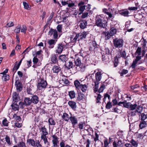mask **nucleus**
<instances>
[{
    "label": "nucleus",
    "mask_w": 147,
    "mask_h": 147,
    "mask_svg": "<svg viewBox=\"0 0 147 147\" xmlns=\"http://www.w3.org/2000/svg\"><path fill=\"white\" fill-rule=\"evenodd\" d=\"M39 130L41 132V137L46 136L47 135H48V133L45 126L42 127L40 128Z\"/></svg>",
    "instance_id": "nucleus-4"
},
{
    "label": "nucleus",
    "mask_w": 147,
    "mask_h": 147,
    "mask_svg": "<svg viewBox=\"0 0 147 147\" xmlns=\"http://www.w3.org/2000/svg\"><path fill=\"white\" fill-rule=\"evenodd\" d=\"M143 108L142 107L138 106L137 108V109L136 110V111L137 112L140 113L142 112V111L143 110Z\"/></svg>",
    "instance_id": "nucleus-46"
},
{
    "label": "nucleus",
    "mask_w": 147,
    "mask_h": 147,
    "mask_svg": "<svg viewBox=\"0 0 147 147\" xmlns=\"http://www.w3.org/2000/svg\"><path fill=\"white\" fill-rule=\"evenodd\" d=\"M75 63L76 65L77 66H80L81 64V59L79 58H78L75 61Z\"/></svg>",
    "instance_id": "nucleus-38"
},
{
    "label": "nucleus",
    "mask_w": 147,
    "mask_h": 147,
    "mask_svg": "<svg viewBox=\"0 0 147 147\" xmlns=\"http://www.w3.org/2000/svg\"><path fill=\"white\" fill-rule=\"evenodd\" d=\"M141 48L138 47L136 51V53L138 54V56H139L141 54Z\"/></svg>",
    "instance_id": "nucleus-49"
},
{
    "label": "nucleus",
    "mask_w": 147,
    "mask_h": 147,
    "mask_svg": "<svg viewBox=\"0 0 147 147\" xmlns=\"http://www.w3.org/2000/svg\"><path fill=\"white\" fill-rule=\"evenodd\" d=\"M51 60L54 63H56L58 62L57 57L55 54L51 56Z\"/></svg>",
    "instance_id": "nucleus-19"
},
{
    "label": "nucleus",
    "mask_w": 147,
    "mask_h": 147,
    "mask_svg": "<svg viewBox=\"0 0 147 147\" xmlns=\"http://www.w3.org/2000/svg\"><path fill=\"white\" fill-rule=\"evenodd\" d=\"M146 123L145 121H142L139 124V127L141 129L144 128L146 127Z\"/></svg>",
    "instance_id": "nucleus-33"
},
{
    "label": "nucleus",
    "mask_w": 147,
    "mask_h": 147,
    "mask_svg": "<svg viewBox=\"0 0 147 147\" xmlns=\"http://www.w3.org/2000/svg\"><path fill=\"white\" fill-rule=\"evenodd\" d=\"M118 64V57L117 56H116L115 58V60L114 62V67H116Z\"/></svg>",
    "instance_id": "nucleus-48"
},
{
    "label": "nucleus",
    "mask_w": 147,
    "mask_h": 147,
    "mask_svg": "<svg viewBox=\"0 0 147 147\" xmlns=\"http://www.w3.org/2000/svg\"><path fill=\"white\" fill-rule=\"evenodd\" d=\"M52 137L53 138L52 142L53 144V146L54 147H56L57 146V144L59 143L58 141V138L55 135H52Z\"/></svg>",
    "instance_id": "nucleus-6"
},
{
    "label": "nucleus",
    "mask_w": 147,
    "mask_h": 147,
    "mask_svg": "<svg viewBox=\"0 0 147 147\" xmlns=\"http://www.w3.org/2000/svg\"><path fill=\"white\" fill-rule=\"evenodd\" d=\"M68 104L72 109H74L76 108V103L74 101H69L68 102Z\"/></svg>",
    "instance_id": "nucleus-23"
},
{
    "label": "nucleus",
    "mask_w": 147,
    "mask_h": 147,
    "mask_svg": "<svg viewBox=\"0 0 147 147\" xmlns=\"http://www.w3.org/2000/svg\"><path fill=\"white\" fill-rule=\"evenodd\" d=\"M47 85V83L46 80L43 79H41L38 84L37 88L39 90H41L45 88Z\"/></svg>",
    "instance_id": "nucleus-2"
},
{
    "label": "nucleus",
    "mask_w": 147,
    "mask_h": 147,
    "mask_svg": "<svg viewBox=\"0 0 147 147\" xmlns=\"http://www.w3.org/2000/svg\"><path fill=\"white\" fill-rule=\"evenodd\" d=\"M74 85L76 88L78 89H80V86L82 84H80V82L78 80H77L74 81Z\"/></svg>",
    "instance_id": "nucleus-26"
},
{
    "label": "nucleus",
    "mask_w": 147,
    "mask_h": 147,
    "mask_svg": "<svg viewBox=\"0 0 147 147\" xmlns=\"http://www.w3.org/2000/svg\"><path fill=\"white\" fill-rule=\"evenodd\" d=\"M120 13L121 15L124 16H128L129 12L127 10H122L120 12Z\"/></svg>",
    "instance_id": "nucleus-39"
},
{
    "label": "nucleus",
    "mask_w": 147,
    "mask_h": 147,
    "mask_svg": "<svg viewBox=\"0 0 147 147\" xmlns=\"http://www.w3.org/2000/svg\"><path fill=\"white\" fill-rule=\"evenodd\" d=\"M40 138L41 139L44 141L45 144L47 145L48 146H50V143L48 142L46 136H42Z\"/></svg>",
    "instance_id": "nucleus-27"
},
{
    "label": "nucleus",
    "mask_w": 147,
    "mask_h": 147,
    "mask_svg": "<svg viewBox=\"0 0 147 147\" xmlns=\"http://www.w3.org/2000/svg\"><path fill=\"white\" fill-rule=\"evenodd\" d=\"M102 74L100 72H98L95 74V80L94 82H99L102 78Z\"/></svg>",
    "instance_id": "nucleus-10"
},
{
    "label": "nucleus",
    "mask_w": 147,
    "mask_h": 147,
    "mask_svg": "<svg viewBox=\"0 0 147 147\" xmlns=\"http://www.w3.org/2000/svg\"><path fill=\"white\" fill-rule=\"evenodd\" d=\"M112 107L111 103L110 102H108L106 106V108L107 109H110Z\"/></svg>",
    "instance_id": "nucleus-62"
},
{
    "label": "nucleus",
    "mask_w": 147,
    "mask_h": 147,
    "mask_svg": "<svg viewBox=\"0 0 147 147\" xmlns=\"http://www.w3.org/2000/svg\"><path fill=\"white\" fill-rule=\"evenodd\" d=\"M80 87V89H81L82 91L84 92L87 90L88 88V86L85 84H82Z\"/></svg>",
    "instance_id": "nucleus-37"
},
{
    "label": "nucleus",
    "mask_w": 147,
    "mask_h": 147,
    "mask_svg": "<svg viewBox=\"0 0 147 147\" xmlns=\"http://www.w3.org/2000/svg\"><path fill=\"white\" fill-rule=\"evenodd\" d=\"M22 27L23 28L21 30V32L25 33L27 30V28L25 25L23 26Z\"/></svg>",
    "instance_id": "nucleus-60"
},
{
    "label": "nucleus",
    "mask_w": 147,
    "mask_h": 147,
    "mask_svg": "<svg viewBox=\"0 0 147 147\" xmlns=\"http://www.w3.org/2000/svg\"><path fill=\"white\" fill-rule=\"evenodd\" d=\"M84 98V95L81 92H78V96L77 99L78 100H82Z\"/></svg>",
    "instance_id": "nucleus-34"
},
{
    "label": "nucleus",
    "mask_w": 147,
    "mask_h": 147,
    "mask_svg": "<svg viewBox=\"0 0 147 147\" xmlns=\"http://www.w3.org/2000/svg\"><path fill=\"white\" fill-rule=\"evenodd\" d=\"M12 97L13 100L15 102H18L20 99L18 94L16 92H14L13 93Z\"/></svg>",
    "instance_id": "nucleus-20"
},
{
    "label": "nucleus",
    "mask_w": 147,
    "mask_h": 147,
    "mask_svg": "<svg viewBox=\"0 0 147 147\" xmlns=\"http://www.w3.org/2000/svg\"><path fill=\"white\" fill-rule=\"evenodd\" d=\"M92 46L94 47V49L95 50H97L98 47V45L97 44L96 42L93 41L92 42Z\"/></svg>",
    "instance_id": "nucleus-50"
},
{
    "label": "nucleus",
    "mask_w": 147,
    "mask_h": 147,
    "mask_svg": "<svg viewBox=\"0 0 147 147\" xmlns=\"http://www.w3.org/2000/svg\"><path fill=\"white\" fill-rule=\"evenodd\" d=\"M23 5L24 8L27 10H30L31 9V6L28 3L26 2H23Z\"/></svg>",
    "instance_id": "nucleus-32"
},
{
    "label": "nucleus",
    "mask_w": 147,
    "mask_h": 147,
    "mask_svg": "<svg viewBox=\"0 0 147 147\" xmlns=\"http://www.w3.org/2000/svg\"><path fill=\"white\" fill-rule=\"evenodd\" d=\"M75 93L74 91H71L69 92V95L71 99L74 98L75 97Z\"/></svg>",
    "instance_id": "nucleus-40"
},
{
    "label": "nucleus",
    "mask_w": 147,
    "mask_h": 147,
    "mask_svg": "<svg viewBox=\"0 0 147 147\" xmlns=\"http://www.w3.org/2000/svg\"><path fill=\"white\" fill-rule=\"evenodd\" d=\"M32 102L37 104L39 102V99L37 96L36 95L33 96L31 99Z\"/></svg>",
    "instance_id": "nucleus-13"
},
{
    "label": "nucleus",
    "mask_w": 147,
    "mask_h": 147,
    "mask_svg": "<svg viewBox=\"0 0 147 147\" xmlns=\"http://www.w3.org/2000/svg\"><path fill=\"white\" fill-rule=\"evenodd\" d=\"M87 25V22L85 20H82L80 25V26L81 28L84 29L85 28Z\"/></svg>",
    "instance_id": "nucleus-21"
},
{
    "label": "nucleus",
    "mask_w": 147,
    "mask_h": 147,
    "mask_svg": "<svg viewBox=\"0 0 147 147\" xmlns=\"http://www.w3.org/2000/svg\"><path fill=\"white\" fill-rule=\"evenodd\" d=\"M147 114L146 115L144 113H142L141 114V120L142 121H144L147 118Z\"/></svg>",
    "instance_id": "nucleus-45"
},
{
    "label": "nucleus",
    "mask_w": 147,
    "mask_h": 147,
    "mask_svg": "<svg viewBox=\"0 0 147 147\" xmlns=\"http://www.w3.org/2000/svg\"><path fill=\"white\" fill-rule=\"evenodd\" d=\"M2 124L4 126H7L8 123L7 119H4L2 121Z\"/></svg>",
    "instance_id": "nucleus-57"
},
{
    "label": "nucleus",
    "mask_w": 147,
    "mask_h": 147,
    "mask_svg": "<svg viewBox=\"0 0 147 147\" xmlns=\"http://www.w3.org/2000/svg\"><path fill=\"white\" fill-rule=\"evenodd\" d=\"M69 119L72 125V127L74 128L75 126L77 125L78 123L77 118L74 116H71Z\"/></svg>",
    "instance_id": "nucleus-5"
},
{
    "label": "nucleus",
    "mask_w": 147,
    "mask_h": 147,
    "mask_svg": "<svg viewBox=\"0 0 147 147\" xmlns=\"http://www.w3.org/2000/svg\"><path fill=\"white\" fill-rule=\"evenodd\" d=\"M20 28L21 26H18L14 30V32L16 33H19L20 30Z\"/></svg>",
    "instance_id": "nucleus-53"
},
{
    "label": "nucleus",
    "mask_w": 147,
    "mask_h": 147,
    "mask_svg": "<svg viewBox=\"0 0 147 147\" xmlns=\"http://www.w3.org/2000/svg\"><path fill=\"white\" fill-rule=\"evenodd\" d=\"M131 143L133 146L135 147H137L138 144L134 140L132 139L131 140Z\"/></svg>",
    "instance_id": "nucleus-55"
},
{
    "label": "nucleus",
    "mask_w": 147,
    "mask_h": 147,
    "mask_svg": "<svg viewBox=\"0 0 147 147\" xmlns=\"http://www.w3.org/2000/svg\"><path fill=\"white\" fill-rule=\"evenodd\" d=\"M59 59L63 62H66L67 60V58L65 55H62L59 56Z\"/></svg>",
    "instance_id": "nucleus-30"
},
{
    "label": "nucleus",
    "mask_w": 147,
    "mask_h": 147,
    "mask_svg": "<svg viewBox=\"0 0 147 147\" xmlns=\"http://www.w3.org/2000/svg\"><path fill=\"white\" fill-rule=\"evenodd\" d=\"M123 40L121 39L116 38L113 40L114 46L116 48H121L123 46Z\"/></svg>",
    "instance_id": "nucleus-3"
},
{
    "label": "nucleus",
    "mask_w": 147,
    "mask_h": 147,
    "mask_svg": "<svg viewBox=\"0 0 147 147\" xmlns=\"http://www.w3.org/2000/svg\"><path fill=\"white\" fill-rule=\"evenodd\" d=\"M12 109L14 111H18L19 109V106L16 103H13L11 105Z\"/></svg>",
    "instance_id": "nucleus-29"
},
{
    "label": "nucleus",
    "mask_w": 147,
    "mask_h": 147,
    "mask_svg": "<svg viewBox=\"0 0 147 147\" xmlns=\"http://www.w3.org/2000/svg\"><path fill=\"white\" fill-rule=\"evenodd\" d=\"M128 71L127 70L123 69L122 70L121 72L120 73L121 76H123L125 74L128 73Z\"/></svg>",
    "instance_id": "nucleus-47"
},
{
    "label": "nucleus",
    "mask_w": 147,
    "mask_h": 147,
    "mask_svg": "<svg viewBox=\"0 0 147 147\" xmlns=\"http://www.w3.org/2000/svg\"><path fill=\"white\" fill-rule=\"evenodd\" d=\"M131 103L129 102H127L125 100L124 104L123 106L124 107L128 108L130 107Z\"/></svg>",
    "instance_id": "nucleus-52"
},
{
    "label": "nucleus",
    "mask_w": 147,
    "mask_h": 147,
    "mask_svg": "<svg viewBox=\"0 0 147 147\" xmlns=\"http://www.w3.org/2000/svg\"><path fill=\"white\" fill-rule=\"evenodd\" d=\"M94 86L93 87V90L94 92V93H96L98 90V84L99 83V82L94 81Z\"/></svg>",
    "instance_id": "nucleus-28"
},
{
    "label": "nucleus",
    "mask_w": 147,
    "mask_h": 147,
    "mask_svg": "<svg viewBox=\"0 0 147 147\" xmlns=\"http://www.w3.org/2000/svg\"><path fill=\"white\" fill-rule=\"evenodd\" d=\"M117 30L116 28L114 27L111 28L110 29V33L111 35L113 36L116 33Z\"/></svg>",
    "instance_id": "nucleus-35"
},
{
    "label": "nucleus",
    "mask_w": 147,
    "mask_h": 147,
    "mask_svg": "<svg viewBox=\"0 0 147 147\" xmlns=\"http://www.w3.org/2000/svg\"><path fill=\"white\" fill-rule=\"evenodd\" d=\"M130 87L132 90H134L136 89H138L140 86L136 84L131 86Z\"/></svg>",
    "instance_id": "nucleus-43"
},
{
    "label": "nucleus",
    "mask_w": 147,
    "mask_h": 147,
    "mask_svg": "<svg viewBox=\"0 0 147 147\" xmlns=\"http://www.w3.org/2000/svg\"><path fill=\"white\" fill-rule=\"evenodd\" d=\"M25 106V104L24 102H20L19 103V106L20 107V108H22V109H23Z\"/></svg>",
    "instance_id": "nucleus-63"
},
{
    "label": "nucleus",
    "mask_w": 147,
    "mask_h": 147,
    "mask_svg": "<svg viewBox=\"0 0 147 147\" xmlns=\"http://www.w3.org/2000/svg\"><path fill=\"white\" fill-rule=\"evenodd\" d=\"M49 125H54L55 124V121L52 118H50L48 120Z\"/></svg>",
    "instance_id": "nucleus-36"
},
{
    "label": "nucleus",
    "mask_w": 147,
    "mask_h": 147,
    "mask_svg": "<svg viewBox=\"0 0 147 147\" xmlns=\"http://www.w3.org/2000/svg\"><path fill=\"white\" fill-rule=\"evenodd\" d=\"M24 102L25 106H27L30 105L32 102L31 100L29 98H25L24 100Z\"/></svg>",
    "instance_id": "nucleus-24"
},
{
    "label": "nucleus",
    "mask_w": 147,
    "mask_h": 147,
    "mask_svg": "<svg viewBox=\"0 0 147 147\" xmlns=\"http://www.w3.org/2000/svg\"><path fill=\"white\" fill-rule=\"evenodd\" d=\"M101 98V95L99 94H98L96 98V103H98L100 102V100Z\"/></svg>",
    "instance_id": "nucleus-61"
},
{
    "label": "nucleus",
    "mask_w": 147,
    "mask_h": 147,
    "mask_svg": "<svg viewBox=\"0 0 147 147\" xmlns=\"http://www.w3.org/2000/svg\"><path fill=\"white\" fill-rule=\"evenodd\" d=\"M65 65L67 68L68 69L73 68L74 66H75V65H73V63L70 61L66 63Z\"/></svg>",
    "instance_id": "nucleus-15"
},
{
    "label": "nucleus",
    "mask_w": 147,
    "mask_h": 147,
    "mask_svg": "<svg viewBox=\"0 0 147 147\" xmlns=\"http://www.w3.org/2000/svg\"><path fill=\"white\" fill-rule=\"evenodd\" d=\"M13 118L19 121H20L21 119V118L20 116H18L16 115H13Z\"/></svg>",
    "instance_id": "nucleus-64"
},
{
    "label": "nucleus",
    "mask_w": 147,
    "mask_h": 147,
    "mask_svg": "<svg viewBox=\"0 0 147 147\" xmlns=\"http://www.w3.org/2000/svg\"><path fill=\"white\" fill-rule=\"evenodd\" d=\"M137 107V105L135 104L134 105H132L131 104L130 105L129 107L130 108V110H134L136 109Z\"/></svg>",
    "instance_id": "nucleus-51"
},
{
    "label": "nucleus",
    "mask_w": 147,
    "mask_h": 147,
    "mask_svg": "<svg viewBox=\"0 0 147 147\" xmlns=\"http://www.w3.org/2000/svg\"><path fill=\"white\" fill-rule=\"evenodd\" d=\"M9 76L7 74H4L2 77V79L4 81H6L9 79Z\"/></svg>",
    "instance_id": "nucleus-42"
},
{
    "label": "nucleus",
    "mask_w": 147,
    "mask_h": 147,
    "mask_svg": "<svg viewBox=\"0 0 147 147\" xmlns=\"http://www.w3.org/2000/svg\"><path fill=\"white\" fill-rule=\"evenodd\" d=\"M49 45V48L52 49L54 47V45L56 43L55 40L53 39H51L48 41V42Z\"/></svg>",
    "instance_id": "nucleus-17"
},
{
    "label": "nucleus",
    "mask_w": 147,
    "mask_h": 147,
    "mask_svg": "<svg viewBox=\"0 0 147 147\" xmlns=\"http://www.w3.org/2000/svg\"><path fill=\"white\" fill-rule=\"evenodd\" d=\"M79 34V40H82L85 38L87 35V33L86 32L84 31L82 33H78Z\"/></svg>",
    "instance_id": "nucleus-16"
},
{
    "label": "nucleus",
    "mask_w": 147,
    "mask_h": 147,
    "mask_svg": "<svg viewBox=\"0 0 147 147\" xmlns=\"http://www.w3.org/2000/svg\"><path fill=\"white\" fill-rule=\"evenodd\" d=\"M141 59L140 57L136 56V59L134 60L131 65V67L133 69H134L136 66L138 62Z\"/></svg>",
    "instance_id": "nucleus-8"
},
{
    "label": "nucleus",
    "mask_w": 147,
    "mask_h": 147,
    "mask_svg": "<svg viewBox=\"0 0 147 147\" xmlns=\"http://www.w3.org/2000/svg\"><path fill=\"white\" fill-rule=\"evenodd\" d=\"M105 87V85L102 84L101 85L99 89H98V92L99 93L102 92Z\"/></svg>",
    "instance_id": "nucleus-44"
},
{
    "label": "nucleus",
    "mask_w": 147,
    "mask_h": 147,
    "mask_svg": "<svg viewBox=\"0 0 147 147\" xmlns=\"http://www.w3.org/2000/svg\"><path fill=\"white\" fill-rule=\"evenodd\" d=\"M13 147H27L25 143L23 142H19L17 145H15Z\"/></svg>",
    "instance_id": "nucleus-31"
},
{
    "label": "nucleus",
    "mask_w": 147,
    "mask_h": 147,
    "mask_svg": "<svg viewBox=\"0 0 147 147\" xmlns=\"http://www.w3.org/2000/svg\"><path fill=\"white\" fill-rule=\"evenodd\" d=\"M79 34H78L76 35L75 37L73 38L72 40V42H76L78 39V40H79Z\"/></svg>",
    "instance_id": "nucleus-59"
},
{
    "label": "nucleus",
    "mask_w": 147,
    "mask_h": 147,
    "mask_svg": "<svg viewBox=\"0 0 147 147\" xmlns=\"http://www.w3.org/2000/svg\"><path fill=\"white\" fill-rule=\"evenodd\" d=\"M53 72L55 73H59L61 70V68L59 66L54 65L52 69Z\"/></svg>",
    "instance_id": "nucleus-14"
},
{
    "label": "nucleus",
    "mask_w": 147,
    "mask_h": 147,
    "mask_svg": "<svg viewBox=\"0 0 147 147\" xmlns=\"http://www.w3.org/2000/svg\"><path fill=\"white\" fill-rule=\"evenodd\" d=\"M49 34L51 36L53 35V36L55 39H56L58 37V34L56 30L51 29L49 32Z\"/></svg>",
    "instance_id": "nucleus-7"
},
{
    "label": "nucleus",
    "mask_w": 147,
    "mask_h": 147,
    "mask_svg": "<svg viewBox=\"0 0 147 147\" xmlns=\"http://www.w3.org/2000/svg\"><path fill=\"white\" fill-rule=\"evenodd\" d=\"M16 86L17 90L20 91L22 90V83L18 81H16Z\"/></svg>",
    "instance_id": "nucleus-12"
},
{
    "label": "nucleus",
    "mask_w": 147,
    "mask_h": 147,
    "mask_svg": "<svg viewBox=\"0 0 147 147\" xmlns=\"http://www.w3.org/2000/svg\"><path fill=\"white\" fill-rule=\"evenodd\" d=\"M62 117L64 120L66 121H68L70 119V117L66 113H63Z\"/></svg>",
    "instance_id": "nucleus-22"
},
{
    "label": "nucleus",
    "mask_w": 147,
    "mask_h": 147,
    "mask_svg": "<svg viewBox=\"0 0 147 147\" xmlns=\"http://www.w3.org/2000/svg\"><path fill=\"white\" fill-rule=\"evenodd\" d=\"M102 35L104 37L105 40L109 39L112 36L109 32H103L102 33Z\"/></svg>",
    "instance_id": "nucleus-11"
},
{
    "label": "nucleus",
    "mask_w": 147,
    "mask_h": 147,
    "mask_svg": "<svg viewBox=\"0 0 147 147\" xmlns=\"http://www.w3.org/2000/svg\"><path fill=\"white\" fill-rule=\"evenodd\" d=\"M5 141L7 143L9 144H11V142L10 140V139L9 137L7 136L6 135L5 136Z\"/></svg>",
    "instance_id": "nucleus-56"
},
{
    "label": "nucleus",
    "mask_w": 147,
    "mask_h": 147,
    "mask_svg": "<svg viewBox=\"0 0 147 147\" xmlns=\"http://www.w3.org/2000/svg\"><path fill=\"white\" fill-rule=\"evenodd\" d=\"M142 17V15L140 14H136L134 16L135 20L136 22H139L141 20Z\"/></svg>",
    "instance_id": "nucleus-18"
},
{
    "label": "nucleus",
    "mask_w": 147,
    "mask_h": 147,
    "mask_svg": "<svg viewBox=\"0 0 147 147\" xmlns=\"http://www.w3.org/2000/svg\"><path fill=\"white\" fill-rule=\"evenodd\" d=\"M95 22L96 24L98 27L105 28L107 26V22L106 21L99 18H96Z\"/></svg>",
    "instance_id": "nucleus-1"
},
{
    "label": "nucleus",
    "mask_w": 147,
    "mask_h": 147,
    "mask_svg": "<svg viewBox=\"0 0 147 147\" xmlns=\"http://www.w3.org/2000/svg\"><path fill=\"white\" fill-rule=\"evenodd\" d=\"M88 12L82 13L81 18H84L87 17L88 16Z\"/></svg>",
    "instance_id": "nucleus-58"
},
{
    "label": "nucleus",
    "mask_w": 147,
    "mask_h": 147,
    "mask_svg": "<svg viewBox=\"0 0 147 147\" xmlns=\"http://www.w3.org/2000/svg\"><path fill=\"white\" fill-rule=\"evenodd\" d=\"M64 45L62 43H60L58 44L57 46V49H56L57 53L58 54L61 53L63 51Z\"/></svg>",
    "instance_id": "nucleus-9"
},
{
    "label": "nucleus",
    "mask_w": 147,
    "mask_h": 147,
    "mask_svg": "<svg viewBox=\"0 0 147 147\" xmlns=\"http://www.w3.org/2000/svg\"><path fill=\"white\" fill-rule=\"evenodd\" d=\"M17 64V61H16L15 62V65L13 68V70L14 71H16L19 68V66H18Z\"/></svg>",
    "instance_id": "nucleus-54"
},
{
    "label": "nucleus",
    "mask_w": 147,
    "mask_h": 147,
    "mask_svg": "<svg viewBox=\"0 0 147 147\" xmlns=\"http://www.w3.org/2000/svg\"><path fill=\"white\" fill-rule=\"evenodd\" d=\"M27 142L30 144L31 146L33 147L36 146V142L34 140L32 139H28L27 140Z\"/></svg>",
    "instance_id": "nucleus-25"
},
{
    "label": "nucleus",
    "mask_w": 147,
    "mask_h": 147,
    "mask_svg": "<svg viewBox=\"0 0 147 147\" xmlns=\"http://www.w3.org/2000/svg\"><path fill=\"white\" fill-rule=\"evenodd\" d=\"M120 54L121 56L119 55L118 56V57L119 58H120L121 57L124 58L125 59H126L127 58V57H126V53L125 51L121 52Z\"/></svg>",
    "instance_id": "nucleus-41"
}]
</instances>
